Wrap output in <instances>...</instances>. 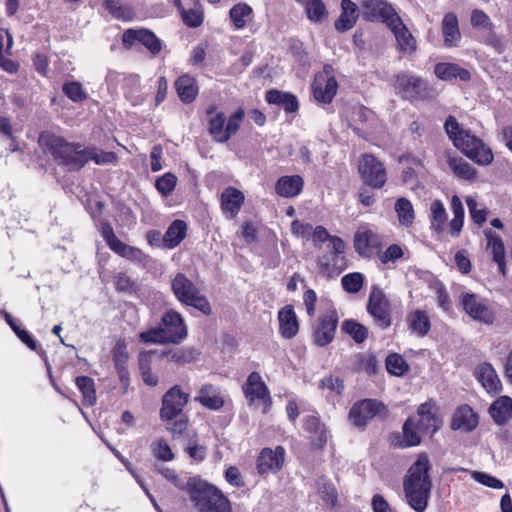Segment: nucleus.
I'll return each instance as SVG.
<instances>
[{
    "label": "nucleus",
    "mask_w": 512,
    "mask_h": 512,
    "mask_svg": "<svg viewBox=\"0 0 512 512\" xmlns=\"http://www.w3.org/2000/svg\"><path fill=\"white\" fill-rule=\"evenodd\" d=\"M39 144L45 152L52 154L56 161L65 165L69 170H79L90 160L101 165L113 163L117 159L113 152H104L96 148H85L81 144L68 143L62 137L50 132L40 134Z\"/></svg>",
    "instance_id": "nucleus-1"
},
{
    "label": "nucleus",
    "mask_w": 512,
    "mask_h": 512,
    "mask_svg": "<svg viewBox=\"0 0 512 512\" xmlns=\"http://www.w3.org/2000/svg\"><path fill=\"white\" fill-rule=\"evenodd\" d=\"M429 459L420 454L416 462L409 468L404 479L403 487L405 498L409 506L416 512H424L432 489V481L428 474Z\"/></svg>",
    "instance_id": "nucleus-2"
},
{
    "label": "nucleus",
    "mask_w": 512,
    "mask_h": 512,
    "mask_svg": "<svg viewBox=\"0 0 512 512\" xmlns=\"http://www.w3.org/2000/svg\"><path fill=\"white\" fill-rule=\"evenodd\" d=\"M445 131L454 146L468 158L480 165H488L493 160L490 148L469 129L462 127L455 117L449 116L444 123Z\"/></svg>",
    "instance_id": "nucleus-3"
},
{
    "label": "nucleus",
    "mask_w": 512,
    "mask_h": 512,
    "mask_svg": "<svg viewBox=\"0 0 512 512\" xmlns=\"http://www.w3.org/2000/svg\"><path fill=\"white\" fill-rule=\"evenodd\" d=\"M445 131L454 146L468 158L480 165H488L493 160L490 148L469 129L462 127L455 117L449 116L444 123Z\"/></svg>",
    "instance_id": "nucleus-4"
},
{
    "label": "nucleus",
    "mask_w": 512,
    "mask_h": 512,
    "mask_svg": "<svg viewBox=\"0 0 512 512\" xmlns=\"http://www.w3.org/2000/svg\"><path fill=\"white\" fill-rule=\"evenodd\" d=\"M445 131L454 146L468 158L480 165H488L493 160L490 148L469 129L462 127L455 117L449 116L444 123Z\"/></svg>",
    "instance_id": "nucleus-5"
},
{
    "label": "nucleus",
    "mask_w": 512,
    "mask_h": 512,
    "mask_svg": "<svg viewBox=\"0 0 512 512\" xmlns=\"http://www.w3.org/2000/svg\"><path fill=\"white\" fill-rule=\"evenodd\" d=\"M188 494L197 512H232L230 500L217 487L190 479Z\"/></svg>",
    "instance_id": "nucleus-6"
},
{
    "label": "nucleus",
    "mask_w": 512,
    "mask_h": 512,
    "mask_svg": "<svg viewBox=\"0 0 512 512\" xmlns=\"http://www.w3.org/2000/svg\"><path fill=\"white\" fill-rule=\"evenodd\" d=\"M172 290L182 304L192 306L205 315L211 314V306L205 295L183 273H178L172 280Z\"/></svg>",
    "instance_id": "nucleus-7"
},
{
    "label": "nucleus",
    "mask_w": 512,
    "mask_h": 512,
    "mask_svg": "<svg viewBox=\"0 0 512 512\" xmlns=\"http://www.w3.org/2000/svg\"><path fill=\"white\" fill-rule=\"evenodd\" d=\"M344 250L345 243L340 237L331 238V246L327 247L326 253L318 259V266L323 275H339L347 268Z\"/></svg>",
    "instance_id": "nucleus-8"
},
{
    "label": "nucleus",
    "mask_w": 512,
    "mask_h": 512,
    "mask_svg": "<svg viewBox=\"0 0 512 512\" xmlns=\"http://www.w3.org/2000/svg\"><path fill=\"white\" fill-rule=\"evenodd\" d=\"M387 415L386 406L377 399H363L353 404L349 411L350 423L358 428H363L375 417Z\"/></svg>",
    "instance_id": "nucleus-9"
},
{
    "label": "nucleus",
    "mask_w": 512,
    "mask_h": 512,
    "mask_svg": "<svg viewBox=\"0 0 512 512\" xmlns=\"http://www.w3.org/2000/svg\"><path fill=\"white\" fill-rule=\"evenodd\" d=\"M243 391L249 405L259 408L263 414L272 405L269 390L258 372H252L243 386Z\"/></svg>",
    "instance_id": "nucleus-10"
},
{
    "label": "nucleus",
    "mask_w": 512,
    "mask_h": 512,
    "mask_svg": "<svg viewBox=\"0 0 512 512\" xmlns=\"http://www.w3.org/2000/svg\"><path fill=\"white\" fill-rule=\"evenodd\" d=\"M189 401V394L185 393L179 385L171 387L162 398L160 417L163 421L176 418Z\"/></svg>",
    "instance_id": "nucleus-11"
},
{
    "label": "nucleus",
    "mask_w": 512,
    "mask_h": 512,
    "mask_svg": "<svg viewBox=\"0 0 512 512\" xmlns=\"http://www.w3.org/2000/svg\"><path fill=\"white\" fill-rule=\"evenodd\" d=\"M367 310L379 327L385 329L391 325L390 303L382 290L371 291Z\"/></svg>",
    "instance_id": "nucleus-12"
},
{
    "label": "nucleus",
    "mask_w": 512,
    "mask_h": 512,
    "mask_svg": "<svg viewBox=\"0 0 512 512\" xmlns=\"http://www.w3.org/2000/svg\"><path fill=\"white\" fill-rule=\"evenodd\" d=\"M359 172L364 183L373 188H381L386 182L385 168L373 155L366 154L361 158Z\"/></svg>",
    "instance_id": "nucleus-13"
},
{
    "label": "nucleus",
    "mask_w": 512,
    "mask_h": 512,
    "mask_svg": "<svg viewBox=\"0 0 512 512\" xmlns=\"http://www.w3.org/2000/svg\"><path fill=\"white\" fill-rule=\"evenodd\" d=\"M463 310L474 320L491 324L494 321L492 310L474 293L463 292L459 296Z\"/></svg>",
    "instance_id": "nucleus-14"
},
{
    "label": "nucleus",
    "mask_w": 512,
    "mask_h": 512,
    "mask_svg": "<svg viewBox=\"0 0 512 512\" xmlns=\"http://www.w3.org/2000/svg\"><path fill=\"white\" fill-rule=\"evenodd\" d=\"M396 90L403 98L414 100L426 96L427 84L418 76L401 73L397 75Z\"/></svg>",
    "instance_id": "nucleus-15"
},
{
    "label": "nucleus",
    "mask_w": 512,
    "mask_h": 512,
    "mask_svg": "<svg viewBox=\"0 0 512 512\" xmlns=\"http://www.w3.org/2000/svg\"><path fill=\"white\" fill-rule=\"evenodd\" d=\"M337 82L335 78L330 75L327 68L324 71L316 74L312 89L315 99L319 102L330 103L337 92Z\"/></svg>",
    "instance_id": "nucleus-16"
},
{
    "label": "nucleus",
    "mask_w": 512,
    "mask_h": 512,
    "mask_svg": "<svg viewBox=\"0 0 512 512\" xmlns=\"http://www.w3.org/2000/svg\"><path fill=\"white\" fill-rule=\"evenodd\" d=\"M338 323L337 314L331 311L323 315L313 329V340L318 346H326L333 338Z\"/></svg>",
    "instance_id": "nucleus-17"
},
{
    "label": "nucleus",
    "mask_w": 512,
    "mask_h": 512,
    "mask_svg": "<svg viewBox=\"0 0 512 512\" xmlns=\"http://www.w3.org/2000/svg\"><path fill=\"white\" fill-rule=\"evenodd\" d=\"M362 8L367 18L380 20L387 26L391 23V20L398 17L392 5L384 0H363Z\"/></svg>",
    "instance_id": "nucleus-18"
},
{
    "label": "nucleus",
    "mask_w": 512,
    "mask_h": 512,
    "mask_svg": "<svg viewBox=\"0 0 512 512\" xmlns=\"http://www.w3.org/2000/svg\"><path fill=\"white\" fill-rule=\"evenodd\" d=\"M171 343L177 344L187 336V329L184 324L182 316L170 310L162 316V323L160 326Z\"/></svg>",
    "instance_id": "nucleus-19"
},
{
    "label": "nucleus",
    "mask_w": 512,
    "mask_h": 512,
    "mask_svg": "<svg viewBox=\"0 0 512 512\" xmlns=\"http://www.w3.org/2000/svg\"><path fill=\"white\" fill-rule=\"evenodd\" d=\"M122 40L123 43L128 45L141 43L154 55L158 54L162 49L161 41L154 33L146 29H127L123 33Z\"/></svg>",
    "instance_id": "nucleus-20"
},
{
    "label": "nucleus",
    "mask_w": 512,
    "mask_h": 512,
    "mask_svg": "<svg viewBox=\"0 0 512 512\" xmlns=\"http://www.w3.org/2000/svg\"><path fill=\"white\" fill-rule=\"evenodd\" d=\"M380 235L368 225H362L354 235V247L360 255H367L371 249L381 246Z\"/></svg>",
    "instance_id": "nucleus-21"
},
{
    "label": "nucleus",
    "mask_w": 512,
    "mask_h": 512,
    "mask_svg": "<svg viewBox=\"0 0 512 512\" xmlns=\"http://www.w3.org/2000/svg\"><path fill=\"white\" fill-rule=\"evenodd\" d=\"M415 424L419 431L433 435L441 425V420L436 416V407L432 403H423L417 411Z\"/></svg>",
    "instance_id": "nucleus-22"
},
{
    "label": "nucleus",
    "mask_w": 512,
    "mask_h": 512,
    "mask_svg": "<svg viewBox=\"0 0 512 512\" xmlns=\"http://www.w3.org/2000/svg\"><path fill=\"white\" fill-rule=\"evenodd\" d=\"M284 456L285 450L281 446L276 447L274 450L264 448L257 460L258 472L263 474L280 470L284 463Z\"/></svg>",
    "instance_id": "nucleus-23"
},
{
    "label": "nucleus",
    "mask_w": 512,
    "mask_h": 512,
    "mask_svg": "<svg viewBox=\"0 0 512 512\" xmlns=\"http://www.w3.org/2000/svg\"><path fill=\"white\" fill-rule=\"evenodd\" d=\"M388 27L394 34L397 45L401 51L405 53H412L416 50V40L399 16L394 18V20H391Z\"/></svg>",
    "instance_id": "nucleus-24"
},
{
    "label": "nucleus",
    "mask_w": 512,
    "mask_h": 512,
    "mask_svg": "<svg viewBox=\"0 0 512 512\" xmlns=\"http://www.w3.org/2000/svg\"><path fill=\"white\" fill-rule=\"evenodd\" d=\"M474 375L488 393L497 394L501 391V381L491 364L482 363L478 365Z\"/></svg>",
    "instance_id": "nucleus-25"
},
{
    "label": "nucleus",
    "mask_w": 512,
    "mask_h": 512,
    "mask_svg": "<svg viewBox=\"0 0 512 512\" xmlns=\"http://www.w3.org/2000/svg\"><path fill=\"white\" fill-rule=\"evenodd\" d=\"M244 200V194L240 190L232 186L226 187L221 194V209L232 219L239 213Z\"/></svg>",
    "instance_id": "nucleus-26"
},
{
    "label": "nucleus",
    "mask_w": 512,
    "mask_h": 512,
    "mask_svg": "<svg viewBox=\"0 0 512 512\" xmlns=\"http://www.w3.org/2000/svg\"><path fill=\"white\" fill-rule=\"evenodd\" d=\"M478 425V416L468 405H462L453 414L451 428L464 432L472 431Z\"/></svg>",
    "instance_id": "nucleus-27"
},
{
    "label": "nucleus",
    "mask_w": 512,
    "mask_h": 512,
    "mask_svg": "<svg viewBox=\"0 0 512 512\" xmlns=\"http://www.w3.org/2000/svg\"><path fill=\"white\" fill-rule=\"evenodd\" d=\"M487 250L492 255L493 261L498 265V270L502 275L506 274L505 247L502 239L492 230H486Z\"/></svg>",
    "instance_id": "nucleus-28"
},
{
    "label": "nucleus",
    "mask_w": 512,
    "mask_h": 512,
    "mask_svg": "<svg viewBox=\"0 0 512 512\" xmlns=\"http://www.w3.org/2000/svg\"><path fill=\"white\" fill-rule=\"evenodd\" d=\"M278 320L280 333L284 338L291 339L298 333V319L291 305H287L279 311Z\"/></svg>",
    "instance_id": "nucleus-29"
},
{
    "label": "nucleus",
    "mask_w": 512,
    "mask_h": 512,
    "mask_svg": "<svg viewBox=\"0 0 512 512\" xmlns=\"http://www.w3.org/2000/svg\"><path fill=\"white\" fill-rule=\"evenodd\" d=\"M359 17L357 6L351 0H342L341 14L335 21V29L339 32L350 30Z\"/></svg>",
    "instance_id": "nucleus-30"
},
{
    "label": "nucleus",
    "mask_w": 512,
    "mask_h": 512,
    "mask_svg": "<svg viewBox=\"0 0 512 512\" xmlns=\"http://www.w3.org/2000/svg\"><path fill=\"white\" fill-rule=\"evenodd\" d=\"M207 114L210 115L208 131L216 142H227L226 129H225V114L223 112H216V106L212 105L207 109Z\"/></svg>",
    "instance_id": "nucleus-31"
},
{
    "label": "nucleus",
    "mask_w": 512,
    "mask_h": 512,
    "mask_svg": "<svg viewBox=\"0 0 512 512\" xmlns=\"http://www.w3.org/2000/svg\"><path fill=\"white\" fill-rule=\"evenodd\" d=\"M254 12L250 5L239 2L229 10V18L235 30L244 29L253 20Z\"/></svg>",
    "instance_id": "nucleus-32"
},
{
    "label": "nucleus",
    "mask_w": 512,
    "mask_h": 512,
    "mask_svg": "<svg viewBox=\"0 0 512 512\" xmlns=\"http://www.w3.org/2000/svg\"><path fill=\"white\" fill-rule=\"evenodd\" d=\"M442 33L444 36V45L454 47L458 45L461 39L459 31L458 18L454 13H447L442 20Z\"/></svg>",
    "instance_id": "nucleus-33"
},
{
    "label": "nucleus",
    "mask_w": 512,
    "mask_h": 512,
    "mask_svg": "<svg viewBox=\"0 0 512 512\" xmlns=\"http://www.w3.org/2000/svg\"><path fill=\"white\" fill-rule=\"evenodd\" d=\"M195 400L200 402L204 407L212 410L220 409L224 404V399L221 396L219 388L210 384L203 385L200 388L199 394Z\"/></svg>",
    "instance_id": "nucleus-34"
},
{
    "label": "nucleus",
    "mask_w": 512,
    "mask_h": 512,
    "mask_svg": "<svg viewBox=\"0 0 512 512\" xmlns=\"http://www.w3.org/2000/svg\"><path fill=\"white\" fill-rule=\"evenodd\" d=\"M303 188V179L298 175L283 176L276 185V193L282 197L291 198L297 196Z\"/></svg>",
    "instance_id": "nucleus-35"
},
{
    "label": "nucleus",
    "mask_w": 512,
    "mask_h": 512,
    "mask_svg": "<svg viewBox=\"0 0 512 512\" xmlns=\"http://www.w3.org/2000/svg\"><path fill=\"white\" fill-rule=\"evenodd\" d=\"M186 231L187 225L184 221H173L162 238L164 247L168 249H173L176 246H178L181 243V241L185 238Z\"/></svg>",
    "instance_id": "nucleus-36"
},
{
    "label": "nucleus",
    "mask_w": 512,
    "mask_h": 512,
    "mask_svg": "<svg viewBox=\"0 0 512 512\" xmlns=\"http://www.w3.org/2000/svg\"><path fill=\"white\" fill-rule=\"evenodd\" d=\"M434 73L437 78L444 81H450L454 78H459L462 81L470 79V73L466 69L460 68L458 65L453 63L436 64Z\"/></svg>",
    "instance_id": "nucleus-37"
},
{
    "label": "nucleus",
    "mask_w": 512,
    "mask_h": 512,
    "mask_svg": "<svg viewBox=\"0 0 512 512\" xmlns=\"http://www.w3.org/2000/svg\"><path fill=\"white\" fill-rule=\"evenodd\" d=\"M175 88L179 98L184 103L194 101L198 94L196 81L189 75L180 76L175 82Z\"/></svg>",
    "instance_id": "nucleus-38"
},
{
    "label": "nucleus",
    "mask_w": 512,
    "mask_h": 512,
    "mask_svg": "<svg viewBox=\"0 0 512 512\" xmlns=\"http://www.w3.org/2000/svg\"><path fill=\"white\" fill-rule=\"evenodd\" d=\"M304 429L311 433L312 442L317 447H322L328 439V432L316 416H307L304 419Z\"/></svg>",
    "instance_id": "nucleus-39"
},
{
    "label": "nucleus",
    "mask_w": 512,
    "mask_h": 512,
    "mask_svg": "<svg viewBox=\"0 0 512 512\" xmlns=\"http://www.w3.org/2000/svg\"><path fill=\"white\" fill-rule=\"evenodd\" d=\"M489 412L496 423H505L512 415V399L508 396L498 398L491 405Z\"/></svg>",
    "instance_id": "nucleus-40"
},
{
    "label": "nucleus",
    "mask_w": 512,
    "mask_h": 512,
    "mask_svg": "<svg viewBox=\"0 0 512 512\" xmlns=\"http://www.w3.org/2000/svg\"><path fill=\"white\" fill-rule=\"evenodd\" d=\"M266 101L270 104L281 105L286 112L292 113L298 110V101L290 93H284L278 90H270L266 93Z\"/></svg>",
    "instance_id": "nucleus-41"
},
{
    "label": "nucleus",
    "mask_w": 512,
    "mask_h": 512,
    "mask_svg": "<svg viewBox=\"0 0 512 512\" xmlns=\"http://www.w3.org/2000/svg\"><path fill=\"white\" fill-rule=\"evenodd\" d=\"M304 5L307 17L314 23H322L328 17L325 4L322 0H296Z\"/></svg>",
    "instance_id": "nucleus-42"
},
{
    "label": "nucleus",
    "mask_w": 512,
    "mask_h": 512,
    "mask_svg": "<svg viewBox=\"0 0 512 512\" xmlns=\"http://www.w3.org/2000/svg\"><path fill=\"white\" fill-rule=\"evenodd\" d=\"M407 322L409 328L418 336H425L430 330V319L428 315L421 311L415 310L408 315Z\"/></svg>",
    "instance_id": "nucleus-43"
},
{
    "label": "nucleus",
    "mask_w": 512,
    "mask_h": 512,
    "mask_svg": "<svg viewBox=\"0 0 512 512\" xmlns=\"http://www.w3.org/2000/svg\"><path fill=\"white\" fill-rule=\"evenodd\" d=\"M446 161L449 168L460 178L471 180L475 177V169L461 158H456L450 152L446 153Z\"/></svg>",
    "instance_id": "nucleus-44"
},
{
    "label": "nucleus",
    "mask_w": 512,
    "mask_h": 512,
    "mask_svg": "<svg viewBox=\"0 0 512 512\" xmlns=\"http://www.w3.org/2000/svg\"><path fill=\"white\" fill-rule=\"evenodd\" d=\"M75 384L82 393L83 405H94L96 403V391L93 379L88 376H78L75 379Z\"/></svg>",
    "instance_id": "nucleus-45"
},
{
    "label": "nucleus",
    "mask_w": 512,
    "mask_h": 512,
    "mask_svg": "<svg viewBox=\"0 0 512 512\" xmlns=\"http://www.w3.org/2000/svg\"><path fill=\"white\" fill-rule=\"evenodd\" d=\"M430 211L431 228L437 233H442L447 220V214L443 203L440 200H434L431 203Z\"/></svg>",
    "instance_id": "nucleus-46"
},
{
    "label": "nucleus",
    "mask_w": 512,
    "mask_h": 512,
    "mask_svg": "<svg viewBox=\"0 0 512 512\" xmlns=\"http://www.w3.org/2000/svg\"><path fill=\"white\" fill-rule=\"evenodd\" d=\"M154 352H141L139 354V369L142 380L146 385L156 386L158 377L151 372V358Z\"/></svg>",
    "instance_id": "nucleus-47"
},
{
    "label": "nucleus",
    "mask_w": 512,
    "mask_h": 512,
    "mask_svg": "<svg viewBox=\"0 0 512 512\" xmlns=\"http://www.w3.org/2000/svg\"><path fill=\"white\" fill-rule=\"evenodd\" d=\"M398 221L402 226L408 227L412 225L415 214L414 209L409 200L406 198H399L395 204Z\"/></svg>",
    "instance_id": "nucleus-48"
},
{
    "label": "nucleus",
    "mask_w": 512,
    "mask_h": 512,
    "mask_svg": "<svg viewBox=\"0 0 512 512\" xmlns=\"http://www.w3.org/2000/svg\"><path fill=\"white\" fill-rule=\"evenodd\" d=\"M421 431L417 428L413 419H408L403 426V440L399 444L401 447L416 446L421 441Z\"/></svg>",
    "instance_id": "nucleus-49"
},
{
    "label": "nucleus",
    "mask_w": 512,
    "mask_h": 512,
    "mask_svg": "<svg viewBox=\"0 0 512 512\" xmlns=\"http://www.w3.org/2000/svg\"><path fill=\"white\" fill-rule=\"evenodd\" d=\"M150 450L154 458L159 461L170 462L175 458L169 443L163 438L154 440L150 445Z\"/></svg>",
    "instance_id": "nucleus-50"
},
{
    "label": "nucleus",
    "mask_w": 512,
    "mask_h": 512,
    "mask_svg": "<svg viewBox=\"0 0 512 512\" xmlns=\"http://www.w3.org/2000/svg\"><path fill=\"white\" fill-rule=\"evenodd\" d=\"M169 359L177 364L184 365L197 359L198 353L195 349L189 347L177 348L167 352Z\"/></svg>",
    "instance_id": "nucleus-51"
},
{
    "label": "nucleus",
    "mask_w": 512,
    "mask_h": 512,
    "mask_svg": "<svg viewBox=\"0 0 512 512\" xmlns=\"http://www.w3.org/2000/svg\"><path fill=\"white\" fill-rule=\"evenodd\" d=\"M181 16L184 23L190 27H198L203 22V10L200 5L195 4L192 8H181Z\"/></svg>",
    "instance_id": "nucleus-52"
},
{
    "label": "nucleus",
    "mask_w": 512,
    "mask_h": 512,
    "mask_svg": "<svg viewBox=\"0 0 512 512\" xmlns=\"http://www.w3.org/2000/svg\"><path fill=\"white\" fill-rule=\"evenodd\" d=\"M386 368L390 374L402 376L408 371L409 366L401 355L391 354L386 358Z\"/></svg>",
    "instance_id": "nucleus-53"
},
{
    "label": "nucleus",
    "mask_w": 512,
    "mask_h": 512,
    "mask_svg": "<svg viewBox=\"0 0 512 512\" xmlns=\"http://www.w3.org/2000/svg\"><path fill=\"white\" fill-rule=\"evenodd\" d=\"M318 493L323 502L330 507H333L337 501V492L334 485L324 479L317 483Z\"/></svg>",
    "instance_id": "nucleus-54"
},
{
    "label": "nucleus",
    "mask_w": 512,
    "mask_h": 512,
    "mask_svg": "<svg viewBox=\"0 0 512 512\" xmlns=\"http://www.w3.org/2000/svg\"><path fill=\"white\" fill-rule=\"evenodd\" d=\"M342 329L357 343H362L368 335L367 328L353 320H346L342 325Z\"/></svg>",
    "instance_id": "nucleus-55"
},
{
    "label": "nucleus",
    "mask_w": 512,
    "mask_h": 512,
    "mask_svg": "<svg viewBox=\"0 0 512 512\" xmlns=\"http://www.w3.org/2000/svg\"><path fill=\"white\" fill-rule=\"evenodd\" d=\"M62 89L64 94L73 102H83L87 99V93L80 82H66Z\"/></svg>",
    "instance_id": "nucleus-56"
},
{
    "label": "nucleus",
    "mask_w": 512,
    "mask_h": 512,
    "mask_svg": "<svg viewBox=\"0 0 512 512\" xmlns=\"http://www.w3.org/2000/svg\"><path fill=\"white\" fill-rule=\"evenodd\" d=\"M363 275L358 272L350 273L345 275L341 284L343 289L348 293H357L363 286Z\"/></svg>",
    "instance_id": "nucleus-57"
},
{
    "label": "nucleus",
    "mask_w": 512,
    "mask_h": 512,
    "mask_svg": "<svg viewBox=\"0 0 512 512\" xmlns=\"http://www.w3.org/2000/svg\"><path fill=\"white\" fill-rule=\"evenodd\" d=\"M140 339L143 342L153 344L171 343L161 327L142 332Z\"/></svg>",
    "instance_id": "nucleus-58"
},
{
    "label": "nucleus",
    "mask_w": 512,
    "mask_h": 512,
    "mask_svg": "<svg viewBox=\"0 0 512 512\" xmlns=\"http://www.w3.org/2000/svg\"><path fill=\"white\" fill-rule=\"evenodd\" d=\"M176 182L177 178L173 174L166 173L156 180L155 185L162 195L167 196L174 190Z\"/></svg>",
    "instance_id": "nucleus-59"
},
{
    "label": "nucleus",
    "mask_w": 512,
    "mask_h": 512,
    "mask_svg": "<svg viewBox=\"0 0 512 512\" xmlns=\"http://www.w3.org/2000/svg\"><path fill=\"white\" fill-rule=\"evenodd\" d=\"M158 473H160L165 479L171 482L175 487L179 489H188V482L185 481L174 469L169 467H161L157 469Z\"/></svg>",
    "instance_id": "nucleus-60"
},
{
    "label": "nucleus",
    "mask_w": 512,
    "mask_h": 512,
    "mask_svg": "<svg viewBox=\"0 0 512 512\" xmlns=\"http://www.w3.org/2000/svg\"><path fill=\"white\" fill-rule=\"evenodd\" d=\"M185 451L191 459L197 462L203 461L206 457L205 447L199 445L196 438H192L188 441Z\"/></svg>",
    "instance_id": "nucleus-61"
},
{
    "label": "nucleus",
    "mask_w": 512,
    "mask_h": 512,
    "mask_svg": "<svg viewBox=\"0 0 512 512\" xmlns=\"http://www.w3.org/2000/svg\"><path fill=\"white\" fill-rule=\"evenodd\" d=\"M466 204L468 206L473 221L479 225H482L486 221V210L478 209L477 201L471 196L466 198Z\"/></svg>",
    "instance_id": "nucleus-62"
},
{
    "label": "nucleus",
    "mask_w": 512,
    "mask_h": 512,
    "mask_svg": "<svg viewBox=\"0 0 512 512\" xmlns=\"http://www.w3.org/2000/svg\"><path fill=\"white\" fill-rule=\"evenodd\" d=\"M472 477L475 481L493 489H501L504 487V484L501 480L484 472L475 471L472 473Z\"/></svg>",
    "instance_id": "nucleus-63"
},
{
    "label": "nucleus",
    "mask_w": 512,
    "mask_h": 512,
    "mask_svg": "<svg viewBox=\"0 0 512 512\" xmlns=\"http://www.w3.org/2000/svg\"><path fill=\"white\" fill-rule=\"evenodd\" d=\"M320 388L327 389L336 395H341L344 389L343 381L339 377L328 376L321 380Z\"/></svg>",
    "instance_id": "nucleus-64"
}]
</instances>
